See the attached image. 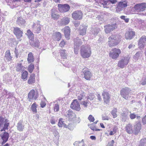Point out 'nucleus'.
Wrapping results in <instances>:
<instances>
[{"instance_id":"obj_1","label":"nucleus","mask_w":146,"mask_h":146,"mask_svg":"<svg viewBox=\"0 0 146 146\" xmlns=\"http://www.w3.org/2000/svg\"><path fill=\"white\" fill-rule=\"evenodd\" d=\"M80 52L82 58L85 59L88 58L91 56V49L90 47L83 45L81 47Z\"/></svg>"},{"instance_id":"obj_2","label":"nucleus","mask_w":146,"mask_h":146,"mask_svg":"<svg viewBox=\"0 0 146 146\" xmlns=\"http://www.w3.org/2000/svg\"><path fill=\"white\" fill-rule=\"evenodd\" d=\"M120 38H119L116 35H112L108 38V44L110 47L117 45L119 43Z\"/></svg>"},{"instance_id":"obj_3","label":"nucleus","mask_w":146,"mask_h":146,"mask_svg":"<svg viewBox=\"0 0 146 146\" xmlns=\"http://www.w3.org/2000/svg\"><path fill=\"white\" fill-rule=\"evenodd\" d=\"M9 124L10 123L8 119H5V118L2 116H0V130L1 131H5L6 129H8V127Z\"/></svg>"},{"instance_id":"obj_4","label":"nucleus","mask_w":146,"mask_h":146,"mask_svg":"<svg viewBox=\"0 0 146 146\" xmlns=\"http://www.w3.org/2000/svg\"><path fill=\"white\" fill-rule=\"evenodd\" d=\"M121 50L118 48H114L112 49L109 53V56L114 60L118 58L121 54Z\"/></svg>"},{"instance_id":"obj_5","label":"nucleus","mask_w":146,"mask_h":146,"mask_svg":"<svg viewBox=\"0 0 146 146\" xmlns=\"http://www.w3.org/2000/svg\"><path fill=\"white\" fill-rule=\"evenodd\" d=\"M131 90L128 87H125L120 90V95L125 99L127 100L129 98V94Z\"/></svg>"},{"instance_id":"obj_6","label":"nucleus","mask_w":146,"mask_h":146,"mask_svg":"<svg viewBox=\"0 0 146 146\" xmlns=\"http://www.w3.org/2000/svg\"><path fill=\"white\" fill-rule=\"evenodd\" d=\"M127 6V1H120L117 4L116 8V11L118 13L120 12Z\"/></svg>"},{"instance_id":"obj_7","label":"nucleus","mask_w":146,"mask_h":146,"mask_svg":"<svg viewBox=\"0 0 146 146\" xmlns=\"http://www.w3.org/2000/svg\"><path fill=\"white\" fill-rule=\"evenodd\" d=\"M83 13L81 10H77L73 12L72 14V17L74 20H81L83 17Z\"/></svg>"},{"instance_id":"obj_8","label":"nucleus","mask_w":146,"mask_h":146,"mask_svg":"<svg viewBox=\"0 0 146 146\" xmlns=\"http://www.w3.org/2000/svg\"><path fill=\"white\" fill-rule=\"evenodd\" d=\"M102 94L104 104L109 105L110 100V95L109 92L104 91L102 93Z\"/></svg>"},{"instance_id":"obj_9","label":"nucleus","mask_w":146,"mask_h":146,"mask_svg":"<svg viewBox=\"0 0 146 146\" xmlns=\"http://www.w3.org/2000/svg\"><path fill=\"white\" fill-rule=\"evenodd\" d=\"M58 9L61 13H64L69 11L70 9V6L67 4L58 5Z\"/></svg>"},{"instance_id":"obj_10","label":"nucleus","mask_w":146,"mask_h":146,"mask_svg":"<svg viewBox=\"0 0 146 146\" xmlns=\"http://www.w3.org/2000/svg\"><path fill=\"white\" fill-rule=\"evenodd\" d=\"M70 107L72 109L78 111H79L81 110V108L79 102L77 99H75L72 102Z\"/></svg>"},{"instance_id":"obj_11","label":"nucleus","mask_w":146,"mask_h":146,"mask_svg":"<svg viewBox=\"0 0 146 146\" xmlns=\"http://www.w3.org/2000/svg\"><path fill=\"white\" fill-rule=\"evenodd\" d=\"M38 96V94L37 92H36L33 89L31 90L29 93L28 95L29 101H31V100L34 99L35 100L36 99Z\"/></svg>"},{"instance_id":"obj_12","label":"nucleus","mask_w":146,"mask_h":146,"mask_svg":"<svg viewBox=\"0 0 146 146\" xmlns=\"http://www.w3.org/2000/svg\"><path fill=\"white\" fill-rule=\"evenodd\" d=\"M105 31L107 34L110 33L111 32L113 31L115 29L117 28L116 24L111 25H108L104 26Z\"/></svg>"},{"instance_id":"obj_13","label":"nucleus","mask_w":146,"mask_h":146,"mask_svg":"<svg viewBox=\"0 0 146 146\" xmlns=\"http://www.w3.org/2000/svg\"><path fill=\"white\" fill-rule=\"evenodd\" d=\"M134 8L135 10L139 11H143L146 8V3H143L137 4L135 5Z\"/></svg>"},{"instance_id":"obj_14","label":"nucleus","mask_w":146,"mask_h":146,"mask_svg":"<svg viewBox=\"0 0 146 146\" xmlns=\"http://www.w3.org/2000/svg\"><path fill=\"white\" fill-rule=\"evenodd\" d=\"M129 62V59L127 57H124L119 61L118 66L121 68H123L125 66L128 64Z\"/></svg>"},{"instance_id":"obj_15","label":"nucleus","mask_w":146,"mask_h":146,"mask_svg":"<svg viewBox=\"0 0 146 146\" xmlns=\"http://www.w3.org/2000/svg\"><path fill=\"white\" fill-rule=\"evenodd\" d=\"M13 33L17 38H20L23 36V34L22 31L18 27H14Z\"/></svg>"},{"instance_id":"obj_16","label":"nucleus","mask_w":146,"mask_h":146,"mask_svg":"<svg viewBox=\"0 0 146 146\" xmlns=\"http://www.w3.org/2000/svg\"><path fill=\"white\" fill-rule=\"evenodd\" d=\"M135 33L131 30L128 31L126 32L125 35V38L127 40H131L135 36Z\"/></svg>"},{"instance_id":"obj_17","label":"nucleus","mask_w":146,"mask_h":146,"mask_svg":"<svg viewBox=\"0 0 146 146\" xmlns=\"http://www.w3.org/2000/svg\"><path fill=\"white\" fill-rule=\"evenodd\" d=\"M141 129V125L140 122H138L134 126V134L137 135L140 132Z\"/></svg>"},{"instance_id":"obj_18","label":"nucleus","mask_w":146,"mask_h":146,"mask_svg":"<svg viewBox=\"0 0 146 146\" xmlns=\"http://www.w3.org/2000/svg\"><path fill=\"white\" fill-rule=\"evenodd\" d=\"M32 28L34 32V33L38 34L40 33L41 31L40 25L38 23H34L32 26Z\"/></svg>"},{"instance_id":"obj_19","label":"nucleus","mask_w":146,"mask_h":146,"mask_svg":"<svg viewBox=\"0 0 146 146\" xmlns=\"http://www.w3.org/2000/svg\"><path fill=\"white\" fill-rule=\"evenodd\" d=\"M146 42V36H143L139 39L138 42V44L140 49L144 48L145 45L143 44Z\"/></svg>"},{"instance_id":"obj_20","label":"nucleus","mask_w":146,"mask_h":146,"mask_svg":"<svg viewBox=\"0 0 146 146\" xmlns=\"http://www.w3.org/2000/svg\"><path fill=\"white\" fill-rule=\"evenodd\" d=\"M84 77L87 80H90L92 77V75L91 72L89 70H85L83 72Z\"/></svg>"},{"instance_id":"obj_21","label":"nucleus","mask_w":146,"mask_h":146,"mask_svg":"<svg viewBox=\"0 0 146 146\" xmlns=\"http://www.w3.org/2000/svg\"><path fill=\"white\" fill-rule=\"evenodd\" d=\"M64 29V34L65 36L67 39H70V28L68 26H66Z\"/></svg>"},{"instance_id":"obj_22","label":"nucleus","mask_w":146,"mask_h":146,"mask_svg":"<svg viewBox=\"0 0 146 146\" xmlns=\"http://www.w3.org/2000/svg\"><path fill=\"white\" fill-rule=\"evenodd\" d=\"M1 136L3 140L1 144L3 145L7 141L9 137V134L7 132H5L3 134L1 135Z\"/></svg>"},{"instance_id":"obj_23","label":"nucleus","mask_w":146,"mask_h":146,"mask_svg":"<svg viewBox=\"0 0 146 146\" xmlns=\"http://www.w3.org/2000/svg\"><path fill=\"white\" fill-rule=\"evenodd\" d=\"M35 82V74H31L27 81L28 83L29 84H32Z\"/></svg>"},{"instance_id":"obj_24","label":"nucleus","mask_w":146,"mask_h":146,"mask_svg":"<svg viewBox=\"0 0 146 146\" xmlns=\"http://www.w3.org/2000/svg\"><path fill=\"white\" fill-rule=\"evenodd\" d=\"M87 27L85 26H81L80 27L79 30V32L80 35H86Z\"/></svg>"},{"instance_id":"obj_25","label":"nucleus","mask_w":146,"mask_h":146,"mask_svg":"<svg viewBox=\"0 0 146 146\" xmlns=\"http://www.w3.org/2000/svg\"><path fill=\"white\" fill-rule=\"evenodd\" d=\"M26 35L29 39L32 41H33L34 40V35L30 29L27 31Z\"/></svg>"},{"instance_id":"obj_26","label":"nucleus","mask_w":146,"mask_h":146,"mask_svg":"<svg viewBox=\"0 0 146 146\" xmlns=\"http://www.w3.org/2000/svg\"><path fill=\"white\" fill-rule=\"evenodd\" d=\"M27 60L29 63H32L34 61V58L33 54L31 52H29L28 54Z\"/></svg>"},{"instance_id":"obj_27","label":"nucleus","mask_w":146,"mask_h":146,"mask_svg":"<svg viewBox=\"0 0 146 146\" xmlns=\"http://www.w3.org/2000/svg\"><path fill=\"white\" fill-rule=\"evenodd\" d=\"M125 129L127 133L129 134L131 133L133 131L132 125L130 124H128L126 125Z\"/></svg>"},{"instance_id":"obj_28","label":"nucleus","mask_w":146,"mask_h":146,"mask_svg":"<svg viewBox=\"0 0 146 146\" xmlns=\"http://www.w3.org/2000/svg\"><path fill=\"white\" fill-rule=\"evenodd\" d=\"M85 96V93L82 91H79L77 95V98L79 100H82Z\"/></svg>"},{"instance_id":"obj_29","label":"nucleus","mask_w":146,"mask_h":146,"mask_svg":"<svg viewBox=\"0 0 146 146\" xmlns=\"http://www.w3.org/2000/svg\"><path fill=\"white\" fill-rule=\"evenodd\" d=\"M28 73L27 71L24 70L21 73V78L24 81L27 80Z\"/></svg>"},{"instance_id":"obj_30","label":"nucleus","mask_w":146,"mask_h":146,"mask_svg":"<svg viewBox=\"0 0 146 146\" xmlns=\"http://www.w3.org/2000/svg\"><path fill=\"white\" fill-rule=\"evenodd\" d=\"M52 12L51 14L52 18L54 20H57L59 17V15H56V11L53 9L52 10Z\"/></svg>"},{"instance_id":"obj_31","label":"nucleus","mask_w":146,"mask_h":146,"mask_svg":"<svg viewBox=\"0 0 146 146\" xmlns=\"http://www.w3.org/2000/svg\"><path fill=\"white\" fill-rule=\"evenodd\" d=\"M5 57L6 59L8 61L11 60L12 57L11 56V53L9 50H7L5 54Z\"/></svg>"},{"instance_id":"obj_32","label":"nucleus","mask_w":146,"mask_h":146,"mask_svg":"<svg viewBox=\"0 0 146 146\" xmlns=\"http://www.w3.org/2000/svg\"><path fill=\"white\" fill-rule=\"evenodd\" d=\"M81 104L84 108H86L90 104V102L88 100H84L81 102Z\"/></svg>"},{"instance_id":"obj_33","label":"nucleus","mask_w":146,"mask_h":146,"mask_svg":"<svg viewBox=\"0 0 146 146\" xmlns=\"http://www.w3.org/2000/svg\"><path fill=\"white\" fill-rule=\"evenodd\" d=\"M54 37L56 40L59 41L62 38V35L61 33L58 32H56L54 34Z\"/></svg>"},{"instance_id":"obj_34","label":"nucleus","mask_w":146,"mask_h":146,"mask_svg":"<svg viewBox=\"0 0 146 146\" xmlns=\"http://www.w3.org/2000/svg\"><path fill=\"white\" fill-rule=\"evenodd\" d=\"M118 129V128L117 126H114L111 130L108 131L109 135H114Z\"/></svg>"},{"instance_id":"obj_35","label":"nucleus","mask_w":146,"mask_h":146,"mask_svg":"<svg viewBox=\"0 0 146 146\" xmlns=\"http://www.w3.org/2000/svg\"><path fill=\"white\" fill-rule=\"evenodd\" d=\"M16 22L18 25H22L23 24H24L25 23V21L22 17H20L17 18Z\"/></svg>"},{"instance_id":"obj_36","label":"nucleus","mask_w":146,"mask_h":146,"mask_svg":"<svg viewBox=\"0 0 146 146\" xmlns=\"http://www.w3.org/2000/svg\"><path fill=\"white\" fill-rule=\"evenodd\" d=\"M62 23L64 25H66L70 22V19L67 17H64L61 21Z\"/></svg>"},{"instance_id":"obj_37","label":"nucleus","mask_w":146,"mask_h":146,"mask_svg":"<svg viewBox=\"0 0 146 146\" xmlns=\"http://www.w3.org/2000/svg\"><path fill=\"white\" fill-rule=\"evenodd\" d=\"M24 126L22 125L21 122H19L17 123V129L18 130L20 131H23L24 128Z\"/></svg>"},{"instance_id":"obj_38","label":"nucleus","mask_w":146,"mask_h":146,"mask_svg":"<svg viewBox=\"0 0 146 146\" xmlns=\"http://www.w3.org/2000/svg\"><path fill=\"white\" fill-rule=\"evenodd\" d=\"M37 107V105L36 104V102L34 103L33 104L31 107V109L32 111L35 113H36L37 112L36 108Z\"/></svg>"},{"instance_id":"obj_39","label":"nucleus","mask_w":146,"mask_h":146,"mask_svg":"<svg viewBox=\"0 0 146 146\" xmlns=\"http://www.w3.org/2000/svg\"><path fill=\"white\" fill-rule=\"evenodd\" d=\"M96 2L98 3L99 5H106L107 2L105 0H95Z\"/></svg>"},{"instance_id":"obj_40","label":"nucleus","mask_w":146,"mask_h":146,"mask_svg":"<svg viewBox=\"0 0 146 146\" xmlns=\"http://www.w3.org/2000/svg\"><path fill=\"white\" fill-rule=\"evenodd\" d=\"M117 110L116 108H114L111 111V113L113 116V118H115L117 117Z\"/></svg>"},{"instance_id":"obj_41","label":"nucleus","mask_w":146,"mask_h":146,"mask_svg":"<svg viewBox=\"0 0 146 146\" xmlns=\"http://www.w3.org/2000/svg\"><path fill=\"white\" fill-rule=\"evenodd\" d=\"M64 122L63 120V119L62 118H60L59 119V121L58 123V125L59 127H62L63 126L64 127V125H66Z\"/></svg>"},{"instance_id":"obj_42","label":"nucleus","mask_w":146,"mask_h":146,"mask_svg":"<svg viewBox=\"0 0 146 146\" xmlns=\"http://www.w3.org/2000/svg\"><path fill=\"white\" fill-rule=\"evenodd\" d=\"M23 66L21 63H18L16 66V70L18 72H20L23 69Z\"/></svg>"},{"instance_id":"obj_43","label":"nucleus","mask_w":146,"mask_h":146,"mask_svg":"<svg viewBox=\"0 0 146 146\" xmlns=\"http://www.w3.org/2000/svg\"><path fill=\"white\" fill-rule=\"evenodd\" d=\"M34 65L33 64H31L28 67V70L29 72L32 73L34 69Z\"/></svg>"},{"instance_id":"obj_44","label":"nucleus","mask_w":146,"mask_h":146,"mask_svg":"<svg viewBox=\"0 0 146 146\" xmlns=\"http://www.w3.org/2000/svg\"><path fill=\"white\" fill-rule=\"evenodd\" d=\"M90 127L93 130L99 131V129H97L96 128L95 125L94 123H92L90 125Z\"/></svg>"},{"instance_id":"obj_45","label":"nucleus","mask_w":146,"mask_h":146,"mask_svg":"<svg viewBox=\"0 0 146 146\" xmlns=\"http://www.w3.org/2000/svg\"><path fill=\"white\" fill-rule=\"evenodd\" d=\"M128 113L129 111L128 110H126L125 111H123L121 114V115L122 117V118L123 117H127Z\"/></svg>"},{"instance_id":"obj_46","label":"nucleus","mask_w":146,"mask_h":146,"mask_svg":"<svg viewBox=\"0 0 146 146\" xmlns=\"http://www.w3.org/2000/svg\"><path fill=\"white\" fill-rule=\"evenodd\" d=\"M88 119L90 122H94L95 120L94 117L91 115H89Z\"/></svg>"},{"instance_id":"obj_47","label":"nucleus","mask_w":146,"mask_h":146,"mask_svg":"<svg viewBox=\"0 0 146 146\" xmlns=\"http://www.w3.org/2000/svg\"><path fill=\"white\" fill-rule=\"evenodd\" d=\"M68 115L69 117L72 118V117L74 116L75 114L72 111H69L68 113Z\"/></svg>"},{"instance_id":"obj_48","label":"nucleus","mask_w":146,"mask_h":146,"mask_svg":"<svg viewBox=\"0 0 146 146\" xmlns=\"http://www.w3.org/2000/svg\"><path fill=\"white\" fill-rule=\"evenodd\" d=\"M39 44L40 42L39 40H37L34 42L33 45L35 47H38L39 45Z\"/></svg>"},{"instance_id":"obj_49","label":"nucleus","mask_w":146,"mask_h":146,"mask_svg":"<svg viewBox=\"0 0 146 146\" xmlns=\"http://www.w3.org/2000/svg\"><path fill=\"white\" fill-rule=\"evenodd\" d=\"M64 127L70 130H72L73 129L72 125L71 124H69L68 125H64Z\"/></svg>"},{"instance_id":"obj_50","label":"nucleus","mask_w":146,"mask_h":146,"mask_svg":"<svg viewBox=\"0 0 146 146\" xmlns=\"http://www.w3.org/2000/svg\"><path fill=\"white\" fill-rule=\"evenodd\" d=\"M54 111L57 112L59 110V106L58 104H56L55 105L54 108Z\"/></svg>"},{"instance_id":"obj_51","label":"nucleus","mask_w":146,"mask_h":146,"mask_svg":"<svg viewBox=\"0 0 146 146\" xmlns=\"http://www.w3.org/2000/svg\"><path fill=\"white\" fill-rule=\"evenodd\" d=\"M102 119L103 120H108L109 119L108 117L106 114H104L102 116Z\"/></svg>"},{"instance_id":"obj_52","label":"nucleus","mask_w":146,"mask_h":146,"mask_svg":"<svg viewBox=\"0 0 146 146\" xmlns=\"http://www.w3.org/2000/svg\"><path fill=\"white\" fill-rule=\"evenodd\" d=\"M115 142L113 140H112L111 141L109 142L106 146H113Z\"/></svg>"},{"instance_id":"obj_53","label":"nucleus","mask_w":146,"mask_h":146,"mask_svg":"<svg viewBox=\"0 0 146 146\" xmlns=\"http://www.w3.org/2000/svg\"><path fill=\"white\" fill-rule=\"evenodd\" d=\"M66 42L64 40H62L59 44V46L62 47H64Z\"/></svg>"},{"instance_id":"obj_54","label":"nucleus","mask_w":146,"mask_h":146,"mask_svg":"<svg viewBox=\"0 0 146 146\" xmlns=\"http://www.w3.org/2000/svg\"><path fill=\"white\" fill-rule=\"evenodd\" d=\"M94 98V96L92 94H90L89 96H88L87 100H88V99H90V100H92Z\"/></svg>"},{"instance_id":"obj_55","label":"nucleus","mask_w":146,"mask_h":146,"mask_svg":"<svg viewBox=\"0 0 146 146\" xmlns=\"http://www.w3.org/2000/svg\"><path fill=\"white\" fill-rule=\"evenodd\" d=\"M46 104L45 102L41 101L40 104L41 107L43 108L46 106Z\"/></svg>"},{"instance_id":"obj_56","label":"nucleus","mask_w":146,"mask_h":146,"mask_svg":"<svg viewBox=\"0 0 146 146\" xmlns=\"http://www.w3.org/2000/svg\"><path fill=\"white\" fill-rule=\"evenodd\" d=\"M131 119H133L136 118V115L134 113H131L129 115Z\"/></svg>"},{"instance_id":"obj_57","label":"nucleus","mask_w":146,"mask_h":146,"mask_svg":"<svg viewBox=\"0 0 146 146\" xmlns=\"http://www.w3.org/2000/svg\"><path fill=\"white\" fill-rule=\"evenodd\" d=\"M140 142L142 145L146 143V139L144 138L141 139L140 141Z\"/></svg>"},{"instance_id":"obj_58","label":"nucleus","mask_w":146,"mask_h":146,"mask_svg":"<svg viewBox=\"0 0 146 146\" xmlns=\"http://www.w3.org/2000/svg\"><path fill=\"white\" fill-rule=\"evenodd\" d=\"M66 50H60V53L61 56H64L65 54V51Z\"/></svg>"},{"instance_id":"obj_59","label":"nucleus","mask_w":146,"mask_h":146,"mask_svg":"<svg viewBox=\"0 0 146 146\" xmlns=\"http://www.w3.org/2000/svg\"><path fill=\"white\" fill-rule=\"evenodd\" d=\"M97 97L98 100L100 101H101L102 100V98L101 97L100 94H98L97 95Z\"/></svg>"},{"instance_id":"obj_60","label":"nucleus","mask_w":146,"mask_h":146,"mask_svg":"<svg viewBox=\"0 0 146 146\" xmlns=\"http://www.w3.org/2000/svg\"><path fill=\"white\" fill-rule=\"evenodd\" d=\"M142 122L144 125L146 124V118L145 117L142 119Z\"/></svg>"},{"instance_id":"obj_61","label":"nucleus","mask_w":146,"mask_h":146,"mask_svg":"<svg viewBox=\"0 0 146 146\" xmlns=\"http://www.w3.org/2000/svg\"><path fill=\"white\" fill-rule=\"evenodd\" d=\"M74 52L75 54H77L78 53V48H74Z\"/></svg>"},{"instance_id":"obj_62","label":"nucleus","mask_w":146,"mask_h":146,"mask_svg":"<svg viewBox=\"0 0 146 146\" xmlns=\"http://www.w3.org/2000/svg\"><path fill=\"white\" fill-rule=\"evenodd\" d=\"M142 85H145L146 84V78H145L142 81L141 84Z\"/></svg>"},{"instance_id":"obj_63","label":"nucleus","mask_w":146,"mask_h":146,"mask_svg":"<svg viewBox=\"0 0 146 146\" xmlns=\"http://www.w3.org/2000/svg\"><path fill=\"white\" fill-rule=\"evenodd\" d=\"M109 1L112 4H115L117 2L116 0H110Z\"/></svg>"},{"instance_id":"obj_64","label":"nucleus","mask_w":146,"mask_h":146,"mask_svg":"<svg viewBox=\"0 0 146 146\" xmlns=\"http://www.w3.org/2000/svg\"><path fill=\"white\" fill-rule=\"evenodd\" d=\"M80 24V22H79L77 23H75L74 24V25L76 27L78 26Z\"/></svg>"}]
</instances>
